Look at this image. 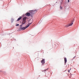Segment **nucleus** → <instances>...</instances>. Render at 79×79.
I'll list each match as a JSON object with an SVG mask.
<instances>
[{
    "instance_id": "f257e3e1",
    "label": "nucleus",
    "mask_w": 79,
    "mask_h": 79,
    "mask_svg": "<svg viewBox=\"0 0 79 79\" xmlns=\"http://www.w3.org/2000/svg\"><path fill=\"white\" fill-rule=\"evenodd\" d=\"M26 19H27V17H24L23 18L22 23V25L25 24L26 23Z\"/></svg>"
},
{
    "instance_id": "f03ea898",
    "label": "nucleus",
    "mask_w": 79,
    "mask_h": 79,
    "mask_svg": "<svg viewBox=\"0 0 79 79\" xmlns=\"http://www.w3.org/2000/svg\"><path fill=\"white\" fill-rule=\"evenodd\" d=\"M32 23H29L27 24V26L26 27H23L22 28V30H25V29H26V28H27V27H29V26H30V25Z\"/></svg>"
},
{
    "instance_id": "7ed1b4c3",
    "label": "nucleus",
    "mask_w": 79,
    "mask_h": 79,
    "mask_svg": "<svg viewBox=\"0 0 79 79\" xmlns=\"http://www.w3.org/2000/svg\"><path fill=\"white\" fill-rule=\"evenodd\" d=\"M37 10H35L31 12V14H32V15H34V14H35V13L37 12Z\"/></svg>"
},
{
    "instance_id": "20e7f679",
    "label": "nucleus",
    "mask_w": 79,
    "mask_h": 79,
    "mask_svg": "<svg viewBox=\"0 0 79 79\" xmlns=\"http://www.w3.org/2000/svg\"><path fill=\"white\" fill-rule=\"evenodd\" d=\"M41 62L42 64H45V59H43Z\"/></svg>"
},
{
    "instance_id": "39448f33",
    "label": "nucleus",
    "mask_w": 79,
    "mask_h": 79,
    "mask_svg": "<svg viewBox=\"0 0 79 79\" xmlns=\"http://www.w3.org/2000/svg\"><path fill=\"white\" fill-rule=\"evenodd\" d=\"M73 24V23L72 22V23H71L69 25H65V27H69V26H72Z\"/></svg>"
},
{
    "instance_id": "423d86ee",
    "label": "nucleus",
    "mask_w": 79,
    "mask_h": 79,
    "mask_svg": "<svg viewBox=\"0 0 79 79\" xmlns=\"http://www.w3.org/2000/svg\"><path fill=\"white\" fill-rule=\"evenodd\" d=\"M25 15L27 16H31V14L30 12H28Z\"/></svg>"
},
{
    "instance_id": "0eeeda50",
    "label": "nucleus",
    "mask_w": 79,
    "mask_h": 79,
    "mask_svg": "<svg viewBox=\"0 0 79 79\" xmlns=\"http://www.w3.org/2000/svg\"><path fill=\"white\" fill-rule=\"evenodd\" d=\"M22 18V17L21 16L20 17H19L17 20V21H19L20 19H21Z\"/></svg>"
},
{
    "instance_id": "6e6552de",
    "label": "nucleus",
    "mask_w": 79,
    "mask_h": 79,
    "mask_svg": "<svg viewBox=\"0 0 79 79\" xmlns=\"http://www.w3.org/2000/svg\"><path fill=\"white\" fill-rule=\"evenodd\" d=\"M64 60L65 63H66V62H67V59H66V58H64Z\"/></svg>"
},
{
    "instance_id": "1a4fd4ad",
    "label": "nucleus",
    "mask_w": 79,
    "mask_h": 79,
    "mask_svg": "<svg viewBox=\"0 0 79 79\" xmlns=\"http://www.w3.org/2000/svg\"><path fill=\"white\" fill-rule=\"evenodd\" d=\"M3 74H6V72H3L2 71V73Z\"/></svg>"
},
{
    "instance_id": "9d476101",
    "label": "nucleus",
    "mask_w": 79,
    "mask_h": 79,
    "mask_svg": "<svg viewBox=\"0 0 79 79\" xmlns=\"http://www.w3.org/2000/svg\"><path fill=\"white\" fill-rule=\"evenodd\" d=\"M20 30H22L23 29V27H20L19 28Z\"/></svg>"
},
{
    "instance_id": "9b49d317",
    "label": "nucleus",
    "mask_w": 79,
    "mask_h": 79,
    "mask_svg": "<svg viewBox=\"0 0 79 79\" xmlns=\"http://www.w3.org/2000/svg\"><path fill=\"white\" fill-rule=\"evenodd\" d=\"M49 69V68H48V69H45L44 70V71H47V70H48V69Z\"/></svg>"
},
{
    "instance_id": "f8f14e48",
    "label": "nucleus",
    "mask_w": 79,
    "mask_h": 79,
    "mask_svg": "<svg viewBox=\"0 0 79 79\" xmlns=\"http://www.w3.org/2000/svg\"><path fill=\"white\" fill-rule=\"evenodd\" d=\"M19 26V24H17L16 25V26Z\"/></svg>"
},
{
    "instance_id": "ddd939ff",
    "label": "nucleus",
    "mask_w": 79,
    "mask_h": 79,
    "mask_svg": "<svg viewBox=\"0 0 79 79\" xmlns=\"http://www.w3.org/2000/svg\"><path fill=\"white\" fill-rule=\"evenodd\" d=\"M2 72H3V71L0 70V73H2Z\"/></svg>"
},
{
    "instance_id": "4468645a",
    "label": "nucleus",
    "mask_w": 79,
    "mask_h": 79,
    "mask_svg": "<svg viewBox=\"0 0 79 79\" xmlns=\"http://www.w3.org/2000/svg\"><path fill=\"white\" fill-rule=\"evenodd\" d=\"M63 0H61V2H60L61 4H62V2H63Z\"/></svg>"
},
{
    "instance_id": "2eb2a0df",
    "label": "nucleus",
    "mask_w": 79,
    "mask_h": 79,
    "mask_svg": "<svg viewBox=\"0 0 79 79\" xmlns=\"http://www.w3.org/2000/svg\"><path fill=\"white\" fill-rule=\"evenodd\" d=\"M62 7H61V6H60V9H61V10H62Z\"/></svg>"
},
{
    "instance_id": "dca6fc26",
    "label": "nucleus",
    "mask_w": 79,
    "mask_h": 79,
    "mask_svg": "<svg viewBox=\"0 0 79 79\" xmlns=\"http://www.w3.org/2000/svg\"><path fill=\"white\" fill-rule=\"evenodd\" d=\"M68 72H70V71L69 70H68Z\"/></svg>"
},
{
    "instance_id": "f3484780",
    "label": "nucleus",
    "mask_w": 79,
    "mask_h": 79,
    "mask_svg": "<svg viewBox=\"0 0 79 79\" xmlns=\"http://www.w3.org/2000/svg\"><path fill=\"white\" fill-rule=\"evenodd\" d=\"M68 2H69V0H68Z\"/></svg>"
},
{
    "instance_id": "a211bd4d",
    "label": "nucleus",
    "mask_w": 79,
    "mask_h": 79,
    "mask_svg": "<svg viewBox=\"0 0 79 79\" xmlns=\"http://www.w3.org/2000/svg\"><path fill=\"white\" fill-rule=\"evenodd\" d=\"M22 25H21L20 26V27H22Z\"/></svg>"
},
{
    "instance_id": "6ab92c4d",
    "label": "nucleus",
    "mask_w": 79,
    "mask_h": 79,
    "mask_svg": "<svg viewBox=\"0 0 79 79\" xmlns=\"http://www.w3.org/2000/svg\"><path fill=\"white\" fill-rule=\"evenodd\" d=\"M76 58V56H74L73 58Z\"/></svg>"
},
{
    "instance_id": "aec40b11",
    "label": "nucleus",
    "mask_w": 79,
    "mask_h": 79,
    "mask_svg": "<svg viewBox=\"0 0 79 79\" xmlns=\"http://www.w3.org/2000/svg\"><path fill=\"white\" fill-rule=\"evenodd\" d=\"M40 77V75H39V77Z\"/></svg>"
},
{
    "instance_id": "412c9836",
    "label": "nucleus",
    "mask_w": 79,
    "mask_h": 79,
    "mask_svg": "<svg viewBox=\"0 0 79 79\" xmlns=\"http://www.w3.org/2000/svg\"><path fill=\"white\" fill-rule=\"evenodd\" d=\"M70 70H71V69H70Z\"/></svg>"
}]
</instances>
